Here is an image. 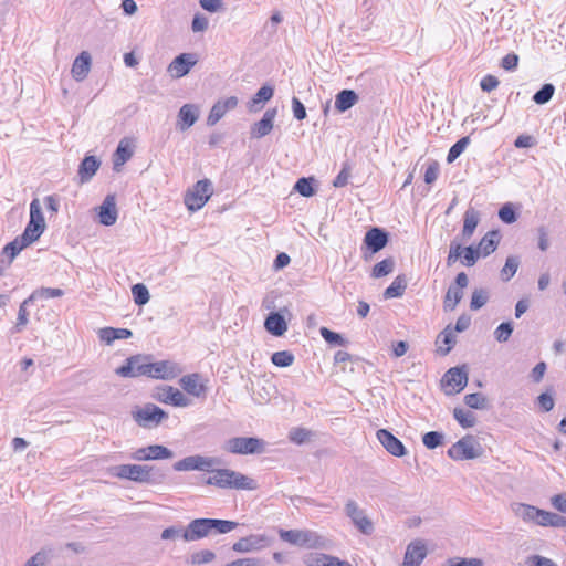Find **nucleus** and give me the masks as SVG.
Instances as JSON below:
<instances>
[{"label": "nucleus", "mask_w": 566, "mask_h": 566, "mask_svg": "<svg viewBox=\"0 0 566 566\" xmlns=\"http://www.w3.org/2000/svg\"><path fill=\"white\" fill-rule=\"evenodd\" d=\"M154 399L174 407H188L191 401L190 399L178 388L165 385L156 388L153 395Z\"/></svg>", "instance_id": "9d476101"}, {"label": "nucleus", "mask_w": 566, "mask_h": 566, "mask_svg": "<svg viewBox=\"0 0 566 566\" xmlns=\"http://www.w3.org/2000/svg\"><path fill=\"white\" fill-rule=\"evenodd\" d=\"M280 538L292 545L316 548L323 546V538L314 532L306 530H280Z\"/></svg>", "instance_id": "423d86ee"}, {"label": "nucleus", "mask_w": 566, "mask_h": 566, "mask_svg": "<svg viewBox=\"0 0 566 566\" xmlns=\"http://www.w3.org/2000/svg\"><path fill=\"white\" fill-rule=\"evenodd\" d=\"M453 417L464 429L472 428L476 422V418L473 412L459 407L454 408Z\"/></svg>", "instance_id": "58836bf2"}, {"label": "nucleus", "mask_w": 566, "mask_h": 566, "mask_svg": "<svg viewBox=\"0 0 566 566\" xmlns=\"http://www.w3.org/2000/svg\"><path fill=\"white\" fill-rule=\"evenodd\" d=\"M439 171V163L437 160L430 161L424 170V182L428 185L433 184L438 179Z\"/></svg>", "instance_id": "4d7b16f0"}, {"label": "nucleus", "mask_w": 566, "mask_h": 566, "mask_svg": "<svg viewBox=\"0 0 566 566\" xmlns=\"http://www.w3.org/2000/svg\"><path fill=\"white\" fill-rule=\"evenodd\" d=\"M217 463L213 458H207L202 455L186 457L182 460L175 463L174 468L177 471H207L211 472L212 468Z\"/></svg>", "instance_id": "2eb2a0df"}, {"label": "nucleus", "mask_w": 566, "mask_h": 566, "mask_svg": "<svg viewBox=\"0 0 566 566\" xmlns=\"http://www.w3.org/2000/svg\"><path fill=\"white\" fill-rule=\"evenodd\" d=\"M226 450L233 454L261 453L264 450V441L252 437H235L227 441Z\"/></svg>", "instance_id": "6e6552de"}, {"label": "nucleus", "mask_w": 566, "mask_h": 566, "mask_svg": "<svg viewBox=\"0 0 566 566\" xmlns=\"http://www.w3.org/2000/svg\"><path fill=\"white\" fill-rule=\"evenodd\" d=\"M463 292L459 287L453 285L449 286L443 300V306L446 311H453L457 305L461 302Z\"/></svg>", "instance_id": "4c0bfd02"}, {"label": "nucleus", "mask_w": 566, "mask_h": 566, "mask_svg": "<svg viewBox=\"0 0 566 566\" xmlns=\"http://www.w3.org/2000/svg\"><path fill=\"white\" fill-rule=\"evenodd\" d=\"M464 402L468 407L478 410L484 409L488 406L486 397L480 392L465 395Z\"/></svg>", "instance_id": "c03bdc74"}, {"label": "nucleus", "mask_w": 566, "mask_h": 566, "mask_svg": "<svg viewBox=\"0 0 566 566\" xmlns=\"http://www.w3.org/2000/svg\"><path fill=\"white\" fill-rule=\"evenodd\" d=\"M448 566H483V560L480 558H461L452 557L447 560Z\"/></svg>", "instance_id": "13d9d810"}, {"label": "nucleus", "mask_w": 566, "mask_h": 566, "mask_svg": "<svg viewBox=\"0 0 566 566\" xmlns=\"http://www.w3.org/2000/svg\"><path fill=\"white\" fill-rule=\"evenodd\" d=\"M312 432L305 428H294L290 431L289 438L296 444H302L310 440Z\"/></svg>", "instance_id": "8fccbe9b"}, {"label": "nucleus", "mask_w": 566, "mask_h": 566, "mask_svg": "<svg viewBox=\"0 0 566 566\" xmlns=\"http://www.w3.org/2000/svg\"><path fill=\"white\" fill-rule=\"evenodd\" d=\"M313 182V177H302L296 181L294 190L297 191L303 197H312L315 193Z\"/></svg>", "instance_id": "a19ab883"}, {"label": "nucleus", "mask_w": 566, "mask_h": 566, "mask_svg": "<svg viewBox=\"0 0 566 566\" xmlns=\"http://www.w3.org/2000/svg\"><path fill=\"white\" fill-rule=\"evenodd\" d=\"M554 92L555 88L552 84H545L538 92L534 94L533 101L538 105H543L553 97Z\"/></svg>", "instance_id": "de8ad7c7"}, {"label": "nucleus", "mask_w": 566, "mask_h": 566, "mask_svg": "<svg viewBox=\"0 0 566 566\" xmlns=\"http://www.w3.org/2000/svg\"><path fill=\"white\" fill-rule=\"evenodd\" d=\"M512 333H513L512 324L509 322H505V323H501L496 327V329L494 331V337L497 342L504 343V342L509 340Z\"/></svg>", "instance_id": "603ef678"}, {"label": "nucleus", "mask_w": 566, "mask_h": 566, "mask_svg": "<svg viewBox=\"0 0 566 566\" xmlns=\"http://www.w3.org/2000/svg\"><path fill=\"white\" fill-rule=\"evenodd\" d=\"M518 56L514 53L506 54L501 62V66L506 71H513L517 67Z\"/></svg>", "instance_id": "338daca9"}, {"label": "nucleus", "mask_w": 566, "mask_h": 566, "mask_svg": "<svg viewBox=\"0 0 566 566\" xmlns=\"http://www.w3.org/2000/svg\"><path fill=\"white\" fill-rule=\"evenodd\" d=\"M271 361L277 367H289L294 363V355L287 350L275 352L271 356Z\"/></svg>", "instance_id": "37998d69"}, {"label": "nucleus", "mask_w": 566, "mask_h": 566, "mask_svg": "<svg viewBox=\"0 0 566 566\" xmlns=\"http://www.w3.org/2000/svg\"><path fill=\"white\" fill-rule=\"evenodd\" d=\"M388 242L387 233L379 228H371L364 238V244L370 253H376L384 249Z\"/></svg>", "instance_id": "b1692460"}, {"label": "nucleus", "mask_w": 566, "mask_h": 566, "mask_svg": "<svg viewBox=\"0 0 566 566\" xmlns=\"http://www.w3.org/2000/svg\"><path fill=\"white\" fill-rule=\"evenodd\" d=\"M29 209L30 221L25 231L21 237L8 243L2 250L1 263L6 262V266H9L12 263L13 259L22 249L35 241V198L31 200Z\"/></svg>", "instance_id": "f03ea898"}, {"label": "nucleus", "mask_w": 566, "mask_h": 566, "mask_svg": "<svg viewBox=\"0 0 566 566\" xmlns=\"http://www.w3.org/2000/svg\"><path fill=\"white\" fill-rule=\"evenodd\" d=\"M92 59L88 52L83 51L73 62L72 75L77 81H83L91 70Z\"/></svg>", "instance_id": "393cba45"}, {"label": "nucleus", "mask_w": 566, "mask_h": 566, "mask_svg": "<svg viewBox=\"0 0 566 566\" xmlns=\"http://www.w3.org/2000/svg\"><path fill=\"white\" fill-rule=\"evenodd\" d=\"M275 117L274 111H266L259 122H256L251 128V136L253 138H261L268 135L273 128V120Z\"/></svg>", "instance_id": "c85d7f7f"}, {"label": "nucleus", "mask_w": 566, "mask_h": 566, "mask_svg": "<svg viewBox=\"0 0 566 566\" xmlns=\"http://www.w3.org/2000/svg\"><path fill=\"white\" fill-rule=\"evenodd\" d=\"M261 542L262 539L255 536L242 537L233 544L232 549L238 553H249L256 549Z\"/></svg>", "instance_id": "c9c22d12"}, {"label": "nucleus", "mask_w": 566, "mask_h": 566, "mask_svg": "<svg viewBox=\"0 0 566 566\" xmlns=\"http://www.w3.org/2000/svg\"><path fill=\"white\" fill-rule=\"evenodd\" d=\"M500 219L505 223H513L516 221V213L511 203H505L499 211Z\"/></svg>", "instance_id": "680f3d73"}, {"label": "nucleus", "mask_w": 566, "mask_h": 566, "mask_svg": "<svg viewBox=\"0 0 566 566\" xmlns=\"http://www.w3.org/2000/svg\"><path fill=\"white\" fill-rule=\"evenodd\" d=\"M376 436L390 454L395 457H403L406 454V448L402 442L388 430L379 429Z\"/></svg>", "instance_id": "aec40b11"}, {"label": "nucleus", "mask_w": 566, "mask_h": 566, "mask_svg": "<svg viewBox=\"0 0 566 566\" xmlns=\"http://www.w3.org/2000/svg\"><path fill=\"white\" fill-rule=\"evenodd\" d=\"M358 101L357 94L352 90H343L336 95L335 107L339 112H345L354 106Z\"/></svg>", "instance_id": "473e14b6"}, {"label": "nucleus", "mask_w": 566, "mask_h": 566, "mask_svg": "<svg viewBox=\"0 0 566 566\" xmlns=\"http://www.w3.org/2000/svg\"><path fill=\"white\" fill-rule=\"evenodd\" d=\"M178 117L180 120V129L186 130L197 120V108L193 105L186 104L180 108Z\"/></svg>", "instance_id": "72a5a7b5"}, {"label": "nucleus", "mask_w": 566, "mask_h": 566, "mask_svg": "<svg viewBox=\"0 0 566 566\" xmlns=\"http://www.w3.org/2000/svg\"><path fill=\"white\" fill-rule=\"evenodd\" d=\"M181 369L175 361L171 360H159L148 361L146 377L159 380H171L180 375Z\"/></svg>", "instance_id": "ddd939ff"}, {"label": "nucleus", "mask_w": 566, "mask_h": 566, "mask_svg": "<svg viewBox=\"0 0 566 566\" xmlns=\"http://www.w3.org/2000/svg\"><path fill=\"white\" fill-rule=\"evenodd\" d=\"M488 293L484 290H475L472 293L470 307L473 311H476L484 306L488 302Z\"/></svg>", "instance_id": "6e6d98bb"}, {"label": "nucleus", "mask_w": 566, "mask_h": 566, "mask_svg": "<svg viewBox=\"0 0 566 566\" xmlns=\"http://www.w3.org/2000/svg\"><path fill=\"white\" fill-rule=\"evenodd\" d=\"M422 442L428 449H434L442 442V434L436 431L427 432L422 437Z\"/></svg>", "instance_id": "bf43d9fd"}, {"label": "nucleus", "mask_w": 566, "mask_h": 566, "mask_svg": "<svg viewBox=\"0 0 566 566\" xmlns=\"http://www.w3.org/2000/svg\"><path fill=\"white\" fill-rule=\"evenodd\" d=\"M455 344V336L451 325H448L437 337V352L444 356L450 353Z\"/></svg>", "instance_id": "bb28decb"}, {"label": "nucleus", "mask_w": 566, "mask_h": 566, "mask_svg": "<svg viewBox=\"0 0 566 566\" xmlns=\"http://www.w3.org/2000/svg\"><path fill=\"white\" fill-rule=\"evenodd\" d=\"M527 566H557L552 559L533 555L526 559Z\"/></svg>", "instance_id": "0e129e2a"}, {"label": "nucleus", "mask_w": 566, "mask_h": 566, "mask_svg": "<svg viewBox=\"0 0 566 566\" xmlns=\"http://www.w3.org/2000/svg\"><path fill=\"white\" fill-rule=\"evenodd\" d=\"M500 233L496 230L486 232L476 245L481 256H488L493 253L500 243Z\"/></svg>", "instance_id": "a878e982"}, {"label": "nucleus", "mask_w": 566, "mask_h": 566, "mask_svg": "<svg viewBox=\"0 0 566 566\" xmlns=\"http://www.w3.org/2000/svg\"><path fill=\"white\" fill-rule=\"evenodd\" d=\"M518 262L515 258L510 256L506 259V262L501 270V276L504 281H509L511 277H513L517 271Z\"/></svg>", "instance_id": "864d4df0"}, {"label": "nucleus", "mask_w": 566, "mask_h": 566, "mask_svg": "<svg viewBox=\"0 0 566 566\" xmlns=\"http://www.w3.org/2000/svg\"><path fill=\"white\" fill-rule=\"evenodd\" d=\"M238 103L239 101L235 96L218 101L210 109L207 124L209 126H214L228 112L234 109L238 106Z\"/></svg>", "instance_id": "a211bd4d"}, {"label": "nucleus", "mask_w": 566, "mask_h": 566, "mask_svg": "<svg viewBox=\"0 0 566 566\" xmlns=\"http://www.w3.org/2000/svg\"><path fill=\"white\" fill-rule=\"evenodd\" d=\"M272 96L273 88L266 85L262 86L252 98L251 107L255 104L268 102L269 99H271Z\"/></svg>", "instance_id": "052dcab7"}, {"label": "nucleus", "mask_w": 566, "mask_h": 566, "mask_svg": "<svg viewBox=\"0 0 566 566\" xmlns=\"http://www.w3.org/2000/svg\"><path fill=\"white\" fill-rule=\"evenodd\" d=\"M134 142L130 138H123L114 154V167H122L133 156Z\"/></svg>", "instance_id": "cd10ccee"}, {"label": "nucleus", "mask_w": 566, "mask_h": 566, "mask_svg": "<svg viewBox=\"0 0 566 566\" xmlns=\"http://www.w3.org/2000/svg\"><path fill=\"white\" fill-rule=\"evenodd\" d=\"M427 554L428 548L423 541H412L406 548L401 566H420Z\"/></svg>", "instance_id": "f3484780"}, {"label": "nucleus", "mask_w": 566, "mask_h": 566, "mask_svg": "<svg viewBox=\"0 0 566 566\" xmlns=\"http://www.w3.org/2000/svg\"><path fill=\"white\" fill-rule=\"evenodd\" d=\"M99 168V161L95 156H86L80 167H78V176L81 182H87L92 179V177L96 174Z\"/></svg>", "instance_id": "2f4dec72"}, {"label": "nucleus", "mask_w": 566, "mask_h": 566, "mask_svg": "<svg viewBox=\"0 0 566 566\" xmlns=\"http://www.w3.org/2000/svg\"><path fill=\"white\" fill-rule=\"evenodd\" d=\"M394 270V261L392 259H385L377 264L374 265L371 270V276L375 279H379L390 274Z\"/></svg>", "instance_id": "79ce46f5"}, {"label": "nucleus", "mask_w": 566, "mask_h": 566, "mask_svg": "<svg viewBox=\"0 0 566 566\" xmlns=\"http://www.w3.org/2000/svg\"><path fill=\"white\" fill-rule=\"evenodd\" d=\"M149 356L133 355L128 357L125 364L116 369V374L125 378H136L147 375Z\"/></svg>", "instance_id": "f8f14e48"}, {"label": "nucleus", "mask_w": 566, "mask_h": 566, "mask_svg": "<svg viewBox=\"0 0 566 566\" xmlns=\"http://www.w3.org/2000/svg\"><path fill=\"white\" fill-rule=\"evenodd\" d=\"M470 143V138L468 136L459 139L450 149L447 156V161L449 164L453 163L467 148Z\"/></svg>", "instance_id": "a18cd8bd"}, {"label": "nucleus", "mask_w": 566, "mask_h": 566, "mask_svg": "<svg viewBox=\"0 0 566 566\" xmlns=\"http://www.w3.org/2000/svg\"><path fill=\"white\" fill-rule=\"evenodd\" d=\"M479 224V213L474 209H469L464 212L463 216V228L462 235L465 239H469L474 233L476 227Z\"/></svg>", "instance_id": "f704fd0d"}, {"label": "nucleus", "mask_w": 566, "mask_h": 566, "mask_svg": "<svg viewBox=\"0 0 566 566\" xmlns=\"http://www.w3.org/2000/svg\"><path fill=\"white\" fill-rule=\"evenodd\" d=\"M34 300V293H32L28 298H25L22 304L20 305L19 312H18V318L17 323L14 325V332L19 333L21 332L24 326L28 324L29 319V312L28 306L33 303Z\"/></svg>", "instance_id": "e433bc0d"}, {"label": "nucleus", "mask_w": 566, "mask_h": 566, "mask_svg": "<svg viewBox=\"0 0 566 566\" xmlns=\"http://www.w3.org/2000/svg\"><path fill=\"white\" fill-rule=\"evenodd\" d=\"M210 525V518L193 520L182 533V538L186 542H191L206 537L211 532Z\"/></svg>", "instance_id": "412c9836"}, {"label": "nucleus", "mask_w": 566, "mask_h": 566, "mask_svg": "<svg viewBox=\"0 0 566 566\" xmlns=\"http://www.w3.org/2000/svg\"><path fill=\"white\" fill-rule=\"evenodd\" d=\"M132 294L137 305L146 304L150 297L147 287L142 283L135 284L132 287Z\"/></svg>", "instance_id": "49530a36"}, {"label": "nucleus", "mask_w": 566, "mask_h": 566, "mask_svg": "<svg viewBox=\"0 0 566 566\" xmlns=\"http://www.w3.org/2000/svg\"><path fill=\"white\" fill-rule=\"evenodd\" d=\"M133 333L127 328L103 327L98 331L101 342L111 345L116 339H127Z\"/></svg>", "instance_id": "c756f323"}, {"label": "nucleus", "mask_w": 566, "mask_h": 566, "mask_svg": "<svg viewBox=\"0 0 566 566\" xmlns=\"http://www.w3.org/2000/svg\"><path fill=\"white\" fill-rule=\"evenodd\" d=\"M346 512L360 532H363L364 534L371 533L373 523L365 515L364 511L359 509L357 503H355L354 501H349L346 504Z\"/></svg>", "instance_id": "4be33fe9"}, {"label": "nucleus", "mask_w": 566, "mask_h": 566, "mask_svg": "<svg viewBox=\"0 0 566 566\" xmlns=\"http://www.w3.org/2000/svg\"><path fill=\"white\" fill-rule=\"evenodd\" d=\"M198 59L192 53H182L176 56L168 65V73L175 77L180 78L189 73L191 67L196 65Z\"/></svg>", "instance_id": "dca6fc26"}, {"label": "nucleus", "mask_w": 566, "mask_h": 566, "mask_svg": "<svg viewBox=\"0 0 566 566\" xmlns=\"http://www.w3.org/2000/svg\"><path fill=\"white\" fill-rule=\"evenodd\" d=\"M210 527L211 531L216 530L218 533L226 534L231 531H233L237 527V523L232 521H226V520H214L210 518Z\"/></svg>", "instance_id": "09e8293b"}, {"label": "nucleus", "mask_w": 566, "mask_h": 566, "mask_svg": "<svg viewBox=\"0 0 566 566\" xmlns=\"http://www.w3.org/2000/svg\"><path fill=\"white\" fill-rule=\"evenodd\" d=\"M99 222L104 226H113L117 220L115 195H107L98 209Z\"/></svg>", "instance_id": "5701e85b"}, {"label": "nucleus", "mask_w": 566, "mask_h": 566, "mask_svg": "<svg viewBox=\"0 0 566 566\" xmlns=\"http://www.w3.org/2000/svg\"><path fill=\"white\" fill-rule=\"evenodd\" d=\"M207 485L219 489L255 490L258 484L254 479L231 469H212L206 479Z\"/></svg>", "instance_id": "f257e3e1"}, {"label": "nucleus", "mask_w": 566, "mask_h": 566, "mask_svg": "<svg viewBox=\"0 0 566 566\" xmlns=\"http://www.w3.org/2000/svg\"><path fill=\"white\" fill-rule=\"evenodd\" d=\"M319 333L322 337L329 344L338 346H344L346 344V340L342 337V335L328 329L327 327H322Z\"/></svg>", "instance_id": "5fc2aeb1"}, {"label": "nucleus", "mask_w": 566, "mask_h": 566, "mask_svg": "<svg viewBox=\"0 0 566 566\" xmlns=\"http://www.w3.org/2000/svg\"><path fill=\"white\" fill-rule=\"evenodd\" d=\"M526 515L530 520L534 521L536 524L541 526H555V527H565L566 518L559 516L555 513L547 512L534 506L526 507Z\"/></svg>", "instance_id": "4468645a"}, {"label": "nucleus", "mask_w": 566, "mask_h": 566, "mask_svg": "<svg viewBox=\"0 0 566 566\" xmlns=\"http://www.w3.org/2000/svg\"><path fill=\"white\" fill-rule=\"evenodd\" d=\"M212 195V182L205 178L198 180L191 188L186 191L184 196V202L189 211L195 212L203 208Z\"/></svg>", "instance_id": "7ed1b4c3"}, {"label": "nucleus", "mask_w": 566, "mask_h": 566, "mask_svg": "<svg viewBox=\"0 0 566 566\" xmlns=\"http://www.w3.org/2000/svg\"><path fill=\"white\" fill-rule=\"evenodd\" d=\"M208 378H205L199 373H191L182 376L179 379V385L188 397L197 399H205L208 392Z\"/></svg>", "instance_id": "0eeeda50"}, {"label": "nucleus", "mask_w": 566, "mask_h": 566, "mask_svg": "<svg viewBox=\"0 0 566 566\" xmlns=\"http://www.w3.org/2000/svg\"><path fill=\"white\" fill-rule=\"evenodd\" d=\"M153 468L140 464H120L115 468V475L118 479L129 480L138 483L151 481Z\"/></svg>", "instance_id": "1a4fd4ad"}, {"label": "nucleus", "mask_w": 566, "mask_h": 566, "mask_svg": "<svg viewBox=\"0 0 566 566\" xmlns=\"http://www.w3.org/2000/svg\"><path fill=\"white\" fill-rule=\"evenodd\" d=\"M264 327L270 334L282 336L287 329V324L281 314L271 313L264 322Z\"/></svg>", "instance_id": "7c9ffc66"}, {"label": "nucleus", "mask_w": 566, "mask_h": 566, "mask_svg": "<svg viewBox=\"0 0 566 566\" xmlns=\"http://www.w3.org/2000/svg\"><path fill=\"white\" fill-rule=\"evenodd\" d=\"M482 453V447L471 434L463 437L453 443L448 450V455L455 461L476 459L481 457Z\"/></svg>", "instance_id": "39448f33"}, {"label": "nucleus", "mask_w": 566, "mask_h": 566, "mask_svg": "<svg viewBox=\"0 0 566 566\" xmlns=\"http://www.w3.org/2000/svg\"><path fill=\"white\" fill-rule=\"evenodd\" d=\"M500 82L499 80L494 76V75H485L482 80H481V88L484 91V92H491L493 90H495L497 86H499Z\"/></svg>", "instance_id": "69168bd1"}, {"label": "nucleus", "mask_w": 566, "mask_h": 566, "mask_svg": "<svg viewBox=\"0 0 566 566\" xmlns=\"http://www.w3.org/2000/svg\"><path fill=\"white\" fill-rule=\"evenodd\" d=\"M132 457L138 461L161 460L171 458L172 452L164 446L154 444L137 449Z\"/></svg>", "instance_id": "6ab92c4d"}, {"label": "nucleus", "mask_w": 566, "mask_h": 566, "mask_svg": "<svg viewBox=\"0 0 566 566\" xmlns=\"http://www.w3.org/2000/svg\"><path fill=\"white\" fill-rule=\"evenodd\" d=\"M406 290V281L402 276H397L391 284L385 290L384 296L386 298L400 297Z\"/></svg>", "instance_id": "ea45409f"}, {"label": "nucleus", "mask_w": 566, "mask_h": 566, "mask_svg": "<svg viewBox=\"0 0 566 566\" xmlns=\"http://www.w3.org/2000/svg\"><path fill=\"white\" fill-rule=\"evenodd\" d=\"M551 503L556 510L566 513V493L554 495Z\"/></svg>", "instance_id": "774afa93"}, {"label": "nucleus", "mask_w": 566, "mask_h": 566, "mask_svg": "<svg viewBox=\"0 0 566 566\" xmlns=\"http://www.w3.org/2000/svg\"><path fill=\"white\" fill-rule=\"evenodd\" d=\"M468 384V374L463 368H450L441 380V387L446 395L452 396L461 392Z\"/></svg>", "instance_id": "9b49d317"}, {"label": "nucleus", "mask_w": 566, "mask_h": 566, "mask_svg": "<svg viewBox=\"0 0 566 566\" xmlns=\"http://www.w3.org/2000/svg\"><path fill=\"white\" fill-rule=\"evenodd\" d=\"M132 417L139 427L151 429L165 421L168 413L154 403H146L143 407H136L132 411Z\"/></svg>", "instance_id": "20e7f679"}, {"label": "nucleus", "mask_w": 566, "mask_h": 566, "mask_svg": "<svg viewBox=\"0 0 566 566\" xmlns=\"http://www.w3.org/2000/svg\"><path fill=\"white\" fill-rule=\"evenodd\" d=\"M481 255L476 248L464 247L462 251V264L465 266H473Z\"/></svg>", "instance_id": "3c124183"}, {"label": "nucleus", "mask_w": 566, "mask_h": 566, "mask_svg": "<svg viewBox=\"0 0 566 566\" xmlns=\"http://www.w3.org/2000/svg\"><path fill=\"white\" fill-rule=\"evenodd\" d=\"M463 247L459 243H451L449 254L447 256L448 266L453 265L460 258H462Z\"/></svg>", "instance_id": "e2e57ef3"}]
</instances>
